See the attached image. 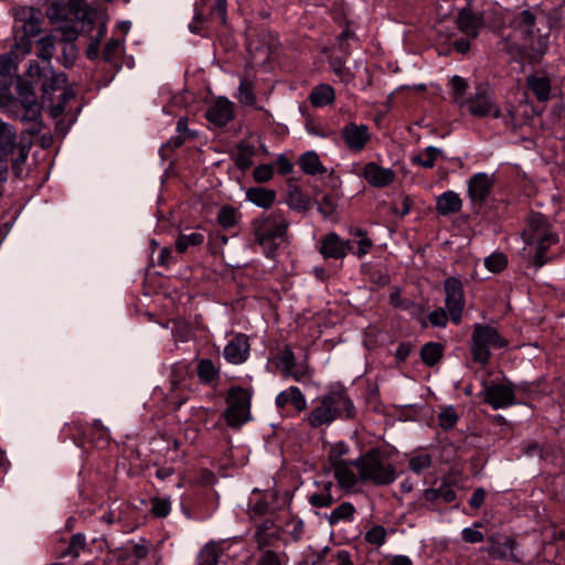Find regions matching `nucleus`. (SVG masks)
<instances>
[{
	"instance_id": "f257e3e1",
	"label": "nucleus",
	"mask_w": 565,
	"mask_h": 565,
	"mask_svg": "<svg viewBox=\"0 0 565 565\" xmlns=\"http://www.w3.org/2000/svg\"><path fill=\"white\" fill-rule=\"evenodd\" d=\"M534 24L535 18L529 10L515 14L510 21L511 31L504 35L501 42V50L516 62L543 55L550 45V33H541V30L537 29L539 34L535 35Z\"/></svg>"
},
{
	"instance_id": "f03ea898",
	"label": "nucleus",
	"mask_w": 565,
	"mask_h": 565,
	"mask_svg": "<svg viewBox=\"0 0 565 565\" xmlns=\"http://www.w3.org/2000/svg\"><path fill=\"white\" fill-rule=\"evenodd\" d=\"M3 111L25 124V132L38 135L43 129L41 106L36 100L33 87L24 82L18 84V97L7 96L0 100Z\"/></svg>"
},
{
	"instance_id": "7ed1b4c3",
	"label": "nucleus",
	"mask_w": 565,
	"mask_h": 565,
	"mask_svg": "<svg viewBox=\"0 0 565 565\" xmlns=\"http://www.w3.org/2000/svg\"><path fill=\"white\" fill-rule=\"evenodd\" d=\"M522 238L526 246L534 248L533 264L537 268L544 266L551 259L547 250L558 243V236L553 231L552 224L541 213L529 215L526 225L522 231Z\"/></svg>"
},
{
	"instance_id": "20e7f679",
	"label": "nucleus",
	"mask_w": 565,
	"mask_h": 565,
	"mask_svg": "<svg viewBox=\"0 0 565 565\" xmlns=\"http://www.w3.org/2000/svg\"><path fill=\"white\" fill-rule=\"evenodd\" d=\"M354 405L343 392H333L316 401L305 420L312 428L329 426L337 418H352Z\"/></svg>"
},
{
	"instance_id": "39448f33",
	"label": "nucleus",
	"mask_w": 565,
	"mask_h": 565,
	"mask_svg": "<svg viewBox=\"0 0 565 565\" xmlns=\"http://www.w3.org/2000/svg\"><path fill=\"white\" fill-rule=\"evenodd\" d=\"M289 225L290 222L281 210H275L252 222L255 242L268 257L285 242Z\"/></svg>"
},
{
	"instance_id": "423d86ee",
	"label": "nucleus",
	"mask_w": 565,
	"mask_h": 565,
	"mask_svg": "<svg viewBox=\"0 0 565 565\" xmlns=\"http://www.w3.org/2000/svg\"><path fill=\"white\" fill-rule=\"evenodd\" d=\"M42 13L31 7H21L14 14L13 35L17 51L25 56L32 51V39L41 31Z\"/></svg>"
},
{
	"instance_id": "0eeeda50",
	"label": "nucleus",
	"mask_w": 565,
	"mask_h": 565,
	"mask_svg": "<svg viewBox=\"0 0 565 565\" xmlns=\"http://www.w3.org/2000/svg\"><path fill=\"white\" fill-rule=\"evenodd\" d=\"M356 465L363 483L386 486L397 478L395 468L375 450H371L356 459Z\"/></svg>"
},
{
	"instance_id": "6e6552de",
	"label": "nucleus",
	"mask_w": 565,
	"mask_h": 565,
	"mask_svg": "<svg viewBox=\"0 0 565 565\" xmlns=\"http://www.w3.org/2000/svg\"><path fill=\"white\" fill-rule=\"evenodd\" d=\"M471 341L472 358L480 364L488 363L491 349H501L507 345V341L495 328L479 323L475 324Z\"/></svg>"
},
{
	"instance_id": "1a4fd4ad",
	"label": "nucleus",
	"mask_w": 565,
	"mask_h": 565,
	"mask_svg": "<svg viewBox=\"0 0 565 565\" xmlns=\"http://www.w3.org/2000/svg\"><path fill=\"white\" fill-rule=\"evenodd\" d=\"M250 393L242 387L228 392L225 420L231 427H241L250 418Z\"/></svg>"
},
{
	"instance_id": "9d476101",
	"label": "nucleus",
	"mask_w": 565,
	"mask_h": 565,
	"mask_svg": "<svg viewBox=\"0 0 565 565\" xmlns=\"http://www.w3.org/2000/svg\"><path fill=\"white\" fill-rule=\"evenodd\" d=\"M29 146L18 142L17 131L10 124L0 119V158H9L18 164L28 158Z\"/></svg>"
},
{
	"instance_id": "9b49d317",
	"label": "nucleus",
	"mask_w": 565,
	"mask_h": 565,
	"mask_svg": "<svg viewBox=\"0 0 565 565\" xmlns=\"http://www.w3.org/2000/svg\"><path fill=\"white\" fill-rule=\"evenodd\" d=\"M465 104L475 117L492 116L493 118H500L502 116L500 108L492 100L491 92L486 86H479Z\"/></svg>"
},
{
	"instance_id": "f8f14e48",
	"label": "nucleus",
	"mask_w": 565,
	"mask_h": 565,
	"mask_svg": "<svg viewBox=\"0 0 565 565\" xmlns=\"http://www.w3.org/2000/svg\"><path fill=\"white\" fill-rule=\"evenodd\" d=\"M446 294L445 303L448 313L456 324L461 320V315L465 308V296L462 284L455 277H449L444 282Z\"/></svg>"
},
{
	"instance_id": "ddd939ff",
	"label": "nucleus",
	"mask_w": 565,
	"mask_h": 565,
	"mask_svg": "<svg viewBox=\"0 0 565 565\" xmlns=\"http://www.w3.org/2000/svg\"><path fill=\"white\" fill-rule=\"evenodd\" d=\"M20 57L23 56L13 46L10 52L0 55V100L9 96L8 92L17 77Z\"/></svg>"
},
{
	"instance_id": "4468645a",
	"label": "nucleus",
	"mask_w": 565,
	"mask_h": 565,
	"mask_svg": "<svg viewBox=\"0 0 565 565\" xmlns=\"http://www.w3.org/2000/svg\"><path fill=\"white\" fill-rule=\"evenodd\" d=\"M492 175L478 172L468 180V196L473 207H481L490 196L493 188Z\"/></svg>"
},
{
	"instance_id": "2eb2a0df",
	"label": "nucleus",
	"mask_w": 565,
	"mask_h": 565,
	"mask_svg": "<svg viewBox=\"0 0 565 565\" xmlns=\"http://www.w3.org/2000/svg\"><path fill=\"white\" fill-rule=\"evenodd\" d=\"M341 137L347 148L352 152L362 151L371 140L369 127L349 122L341 129Z\"/></svg>"
},
{
	"instance_id": "dca6fc26",
	"label": "nucleus",
	"mask_w": 565,
	"mask_h": 565,
	"mask_svg": "<svg viewBox=\"0 0 565 565\" xmlns=\"http://www.w3.org/2000/svg\"><path fill=\"white\" fill-rule=\"evenodd\" d=\"M349 250H352L351 241H343L334 232H330L321 238L319 252L324 258L342 259Z\"/></svg>"
},
{
	"instance_id": "f3484780",
	"label": "nucleus",
	"mask_w": 565,
	"mask_h": 565,
	"mask_svg": "<svg viewBox=\"0 0 565 565\" xmlns=\"http://www.w3.org/2000/svg\"><path fill=\"white\" fill-rule=\"evenodd\" d=\"M234 116V104L227 98L215 99L206 109L205 117L216 127L225 126Z\"/></svg>"
},
{
	"instance_id": "a211bd4d",
	"label": "nucleus",
	"mask_w": 565,
	"mask_h": 565,
	"mask_svg": "<svg viewBox=\"0 0 565 565\" xmlns=\"http://www.w3.org/2000/svg\"><path fill=\"white\" fill-rule=\"evenodd\" d=\"M366 182L375 188H385L395 180V172L391 168H383L375 162H367L360 174Z\"/></svg>"
},
{
	"instance_id": "6ab92c4d",
	"label": "nucleus",
	"mask_w": 565,
	"mask_h": 565,
	"mask_svg": "<svg viewBox=\"0 0 565 565\" xmlns=\"http://www.w3.org/2000/svg\"><path fill=\"white\" fill-rule=\"evenodd\" d=\"M224 359L231 364H241L249 355V342L245 334H236L223 350Z\"/></svg>"
},
{
	"instance_id": "aec40b11",
	"label": "nucleus",
	"mask_w": 565,
	"mask_h": 565,
	"mask_svg": "<svg viewBox=\"0 0 565 565\" xmlns=\"http://www.w3.org/2000/svg\"><path fill=\"white\" fill-rule=\"evenodd\" d=\"M338 484L341 489H352L360 479V472L358 471L356 460H349L337 466L331 467Z\"/></svg>"
},
{
	"instance_id": "412c9836",
	"label": "nucleus",
	"mask_w": 565,
	"mask_h": 565,
	"mask_svg": "<svg viewBox=\"0 0 565 565\" xmlns=\"http://www.w3.org/2000/svg\"><path fill=\"white\" fill-rule=\"evenodd\" d=\"M484 401L494 409L503 408L514 403V393L512 388L505 384L486 386Z\"/></svg>"
},
{
	"instance_id": "4be33fe9",
	"label": "nucleus",
	"mask_w": 565,
	"mask_h": 565,
	"mask_svg": "<svg viewBox=\"0 0 565 565\" xmlns=\"http://www.w3.org/2000/svg\"><path fill=\"white\" fill-rule=\"evenodd\" d=\"M277 408L284 409L288 405L292 406L297 413H301L307 408V399L299 387L289 386L281 391L275 399Z\"/></svg>"
},
{
	"instance_id": "5701e85b",
	"label": "nucleus",
	"mask_w": 565,
	"mask_h": 565,
	"mask_svg": "<svg viewBox=\"0 0 565 565\" xmlns=\"http://www.w3.org/2000/svg\"><path fill=\"white\" fill-rule=\"evenodd\" d=\"M461 207L462 201L455 191H446L436 200V211L443 216L458 213Z\"/></svg>"
},
{
	"instance_id": "b1692460",
	"label": "nucleus",
	"mask_w": 565,
	"mask_h": 565,
	"mask_svg": "<svg viewBox=\"0 0 565 565\" xmlns=\"http://www.w3.org/2000/svg\"><path fill=\"white\" fill-rule=\"evenodd\" d=\"M150 547H151V543L145 539H140L138 542L129 541L121 548V552L119 554V559H121V561H128L130 558H135L136 561L143 559L148 555Z\"/></svg>"
},
{
	"instance_id": "393cba45",
	"label": "nucleus",
	"mask_w": 565,
	"mask_h": 565,
	"mask_svg": "<svg viewBox=\"0 0 565 565\" xmlns=\"http://www.w3.org/2000/svg\"><path fill=\"white\" fill-rule=\"evenodd\" d=\"M246 199L262 209H269L276 200V191L262 186L250 188L246 191Z\"/></svg>"
},
{
	"instance_id": "a878e982",
	"label": "nucleus",
	"mask_w": 565,
	"mask_h": 565,
	"mask_svg": "<svg viewBox=\"0 0 565 565\" xmlns=\"http://www.w3.org/2000/svg\"><path fill=\"white\" fill-rule=\"evenodd\" d=\"M278 527L271 520L262 522L255 532V540L259 548H264L273 544L277 539Z\"/></svg>"
},
{
	"instance_id": "bb28decb",
	"label": "nucleus",
	"mask_w": 565,
	"mask_h": 565,
	"mask_svg": "<svg viewBox=\"0 0 565 565\" xmlns=\"http://www.w3.org/2000/svg\"><path fill=\"white\" fill-rule=\"evenodd\" d=\"M526 83L539 102H546L551 95V83L545 76L530 75Z\"/></svg>"
},
{
	"instance_id": "cd10ccee",
	"label": "nucleus",
	"mask_w": 565,
	"mask_h": 565,
	"mask_svg": "<svg viewBox=\"0 0 565 565\" xmlns=\"http://www.w3.org/2000/svg\"><path fill=\"white\" fill-rule=\"evenodd\" d=\"M350 235L353 237L351 241V252L359 258H362L369 254L373 246V242L366 236L365 232L361 228L354 227L350 230Z\"/></svg>"
},
{
	"instance_id": "c85d7f7f",
	"label": "nucleus",
	"mask_w": 565,
	"mask_h": 565,
	"mask_svg": "<svg viewBox=\"0 0 565 565\" xmlns=\"http://www.w3.org/2000/svg\"><path fill=\"white\" fill-rule=\"evenodd\" d=\"M333 484L331 481L323 482L318 490L310 494L309 503L316 508H327L334 502V498L331 493Z\"/></svg>"
},
{
	"instance_id": "c756f323",
	"label": "nucleus",
	"mask_w": 565,
	"mask_h": 565,
	"mask_svg": "<svg viewBox=\"0 0 565 565\" xmlns=\"http://www.w3.org/2000/svg\"><path fill=\"white\" fill-rule=\"evenodd\" d=\"M196 373L202 383L212 384L220 376V367L210 359H201L198 361Z\"/></svg>"
},
{
	"instance_id": "7c9ffc66",
	"label": "nucleus",
	"mask_w": 565,
	"mask_h": 565,
	"mask_svg": "<svg viewBox=\"0 0 565 565\" xmlns=\"http://www.w3.org/2000/svg\"><path fill=\"white\" fill-rule=\"evenodd\" d=\"M334 89L328 84L316 86L310 94V102L315 107H323L334 100Z\"/></svg>"
},
{
	"instance_id": "2f4dec72",
	"label": "nucleus",
	"mask_w": 565,
	"mask_h": 565,
	"mask_svg": "<svg viewBox=\"0 0 565 565\" xmlns=\"http://www.w3.org/2000/svg\"><path fill=\"white\" fill-rule=\"evenodd\" d=\"M256 149L248 142H239L234 154L235 164L239 170H247L253 163Z\"/></svg>"
},
{
	"instance_id": "473e14b6",
	"label": "nucleus",
	"mask_w": 565,
	"mask_h": 565,
	"mask_svg": "<svg viewBox=\"0 0 565 565\" xmlns=\"http://www.w3.org/2000/svg\"><path fill=\"white\" fill-rule=\"evenodd\" d=\"M458 28L467 35L476 36L480 26L479 19L468 9H462L457 17Z\"/></svg>"
},
{
	"instance_id": "72a5a7b5",
	"label": "nucleus",
	"mask_w": 565,
	"mask_h": 565,
	"mask_svg": "<svg viewBox=\"0 0 565 565\" xmlns=\"http://www.w3.org/2000/svg\"><path fill=\"white\" fill-rule=\"evenodd\" d=\"M66 75L63 73H55L52 67L46 73L42 82L43 98L54 93L56 89L62 88L66 84Z\"/></svg>"
},
{
	"instance_id": "f704fd0d",
	"label": "nucleus",
	"mask_w": 565,
	"mask_h": 565,
	"mask_svg": "<svg viewBox=\"0 0 565 565\" xmlns=\"http://www.w3.org/2000/svg\"><path fill=\"white\" fill-rule=\"evenodd\" d=\"M354 512L355 508L352 503L343 502L335 509H333L330 514L327 515V520L331 525L337 524L341 521L351 522L353 521Z\"/></svg>"
},
{
	"instance_id": "c9c22d12",
	"label": "nucleus",
	"mask_w": 565,
	"mask_h": 565,
	"mask_svg": "<svg viewBox=\"0 0 565 565\" xmlns=\"http://www.w3.org/2000/svg\"><path fill=\"white\" fill-rule=\"evenodd\" d=\"M299 166L305 173L318 174L324 172V168L318 154L313 151L303 153L299 159Z\"/></svg>"
},
{
	"instance_id": "e433bc0d",
	"label": "nucleus",
	"mask_w": 565,
	"mask_h": 565,
	"mask_svg": "<svg viewBox=\"0 0 565 565\" xmlns=\"http://www.w3.org/2000/svg\"><path fill=\"white\" fill-rule=\"evenodd\" d=\"M441 154V150L434 146L426 147L420 153L412 158V163L430 169L435 166V161Z\"/></svg>"
},
{
	"instance_id": "4c0bfd02",
	"label": "nucleus",
	"mask_w": 565,
	"mask_h": 565,
	"mask_svg": "<svg viewBox=\"0 0 565 565\" xmlns=\"http://www.w3.org/2000/svg\"><path fill=\"white\" fill-rule=\"evenodd\" d=\"M38 44V57L42 60L43 64L51 66V60L55 52L54 38L46 35L41 38L36 42Z\"/></svg>"
},
{
	"instance_id": "58836bf2",
	"label": "nucleus",
	"mask_w": 565,
	"mask_h": 565,
	"mask_svg": "<svg viewBox=\"0 0 565 565\" xmlns=\"http://www.w3.org/2000/svg\"><path fill=\"white\" fill-rule=\"evenodd\" d=\"M449 85L451 88V96L454 102L459 106L465 105V95L468 90L467 81L458 75H454L449 81Z\"/></svg>"
},
{
	"instance_id": "ea45409f",
	"label": "nucleus",
	"mask_w": 565,
	"mask_h": 565,
	"mask_svg": "<svg viewBox=\"0 0 565 565\" xmlns=\"http://www.w3.org/2000/svg\"><path fill=\"white\" fill-rule=\"evenodd\" d=\"M286 202L290 209L298 212H305L310 206L309 196L298 189H294L289 192Z\"/></svg>"
},
{
	"instance_id": "a19ab883",
	"label": "nucleus",
	"mask_w": 565,
	"mask_h": 565,
	"mask_svg": "<svg viewBox=\"0 0 565 565\" xmlns=\"http://www.w3.org/2000/svg\"><path fill=\"white\" fill-rule=\"evenodd\" d=\"M203 241L204 236L199 232L181 233L175 241V248L179 253H184L190 246H199Z\"/></svg>"
},
{
	"instance_id": "79ce46f5",
	"label": "nucleus",
	"mask_w": 565,
	"mask_h": 565,
	"mask_svg": "<svg viewBox=\"0 0 565 565\" xmlns=\"http://www.w3.org/2000/svg\"><path fill=\"white\" fill-rule=\"evenodd\" d=\"M420 355L425 364L433 366L440 360L443 347L434 342L426 343L422 348Z\"/></svg>"
},
{
	"instance_id": "37998d69",
	"label": "nucleus",
	"mask_w": 565,
	"mask_h": 565,
	"mask_svg": "<svg viewBox=\"0 0 565 565\" xmlns=\"http://www.w3.org/2000/svg\"><path fill=\"white\" fill-rule=\"evenodd\" d=\"M508 265V257L501 252H494L484 258L486 268L493 273H501Z\"/></svg>"
},
{
	"instance_id": "c03bdc74",
	"label": "nucleus",
	"mask_w": 565,
	"mask_h": 565,
	"mask_svg": "<svg viewBox=\"0 0 565 565\" xmlns=\"http://www.w3.org/2000/svg\"><path fill=\"white\" fill-rule=\"evenodd\" d=\"M237 99L241 104L244 105H254L255 104V95L253 82L247 77H243L239 83Z\"/></svg>"
},
{
	"instance_id": "a18cd8bd",
	"label": "nucleus",
	"mask_w": 565,
	"mask_h": 565,
	"mask_svg": "<svg viewBox=\"0 0 565 565\" xmlns=\"http://www.w3.org/2000/svg\"><path fill=\"white\" fill-rule=\"evenodd\" d=\"M50 68L51 66H47V64L40 66L38 61L32 60L29 62L28 68L25 71V76L32 84L39 83L43 81L44 76H46V73Z\"/></svg>"
},
{
	"instance_id": "49530a36",
	"label": "nucleus",
	"mask_w": 565,
	"mask_h": 565,
	"mask_svg": "<svg viewBox=\"0 0 565 565\" xmlns=\"http://www.w3.org/2000/svg\"><path fill=\"white\" fill-rule=\"evenodd\" d=\"M217 222L223 228H231L237 223V212L234 207L223 206L217 214Z\"/></svg>"
},
{
	"instance_id": "de8ad7c7",
	"label": "nucleus",
	"mask_w": 565,
	"mask_h": 565,
	"mask_svg": "<svg viewBox=\"0 0 565 565\" xmlns=\"http://www.w3.org/2000/svg\"><path fill=\"white\" fill-rule=\"evenodd\" d=\"M349 452V447L344 443H337L331 446L329 451V463L331 467L337 466L338 463L345 462L347 460L343 458Z\"/></svg>"
},
{
	"instance_id": "09e8293b",
	"label": "nucleus",
	"mask_w": 565,
	"mask_h": 565,
	"mask_svg": "<svg viewBox=\"0 0 565 565\" xmlns=\"http://www.w3.org/2000/svg\"><path fill=\"white\" fill-rule=\"evenodd\" d=\"M364 539L372 545L381 546L386 541V531L381 525H373L369 531H366Z\"/></svg>"
},
{
	"instance_id": "8fccbe9b",
	"label": "nucleus",
	"mask_w": 565,
	"mask_h": 565,
	"mask_svg": "<svg viewBox=\"0 0 565 565\" xmlns=\"http://www.w3.org/2000/svg\"><path fill=\"white\" fill-rule=\"evenodd\" d=\"M431 465V458L428 454H419L409 459L408 466L412 471L419 473L423 470L429 468Z\"/></svg>"
},
{
	"instance_id": "3c124183",
	"label": "nucleus",
	"mask_w": 565,
	"mask_h": 565,
	"mask_svg": "<svg viewBox=\"0 0 565 565\" xmlns=\"http://www.w3.org/2000/svg\"><path fill=\"white\" fill-rule=\"evenodd\" d=\"M78 50L74 43H65L62 49V65L66 68L72 67L77 58Z\"/></svg>"
},
{
	"instance_id": "603ef678",
	"label": "nucleus",
	"mask_w": 565,
	"mask_h": 565,
	"mask_svg": "<svg viewBox=\"0 0 565 565\" xmlns=\"http://www.w3.org/2000/svg\"><path fill=\"white\" fill-rule=\"evenodd\" d=\"M438 419L441 428L451 429L458 420V415L452 407H447L439 413Z\"/></svg>"
},
{
	"instance_id": "864d4df0",
	"label": "nucleus",
	"mask_w": 565,
	"mask_h": 565,
	"mask_svg": "<svg viewBox=\"0 0 565 565\" xmlns=\"http://www.w3.org/2000/svg\"><path fill=\"white\" fill-rule=\"evenodd\" d=\"M57 31L61 33L62 40L64 41V44L65 43H74V41L78 36V31L74 26V23L68 22V21H63L58 25Z\"/></svg>"
},
{
	"instance_id": "5fc2aeb1",
	"label": "nucleus",
	"mask_w": 565,
	"mask_h": 565,
	"mask_svg": "<svg viewBox=\"0 0 565 565\" xmlns=\"http://www.w3.org/2000/svg\"><path fill=\"white\" fill-rule=\"evenodd\" d=\"M274 177V168L271 164H260L253 171L254 181L257 183H265Z\"/></svg>"
},
{
	"instance_id": "6e6d98bb",
	"label": "nucleus",
	"mask_w": 565,
	"mask_h": 565,
	"mask_svg": "<svg viewBox=\"0 0 565 565\" xmlns=\"http://www.w3.org/2000/svg\"><path fill=\"white\" fill-rule=\"evenodd\" d=\"M76 19L82 22V31L88 32L94 23L95 12L93 10H88L87 8H79L76 10Z\"/></svg>"
},
{
	"instance_id": "4d7b16f0",
	"label": "nucleus",
	"mask_w": 565,
	"mask_h": 565,
	"mask_svg": "<svg viewBox=\"0 0 565 565\" xmlns=\"http://www.w3.org/2000/svg\"><path fill=\"white\" fill-rule=\"evenodd\" d=\"M218 554L214 547H205L198 557V565H217Z\"/></svg>"
},
{
	"instance_id": "13d9d810",
	"label": "nucleus",
	"mask_w": 565,
	"mask_h": 565,
	"mask_svg": "<svg viewBox=\"0 0 565 565\" xmlns=\"http://www.w3.org/2000/svg\"><path fill=\"white\" fill-rule=\"evenodd\" d=\"M171 503L168 499L156 498L152 500L151 511L158 518H164L170 513Z\"/></svg>"
},
{
	"instance_id": "bf43d9fd",
	"label": "nucleus",
	"mask_w": 565,
	"mask_h": 565,
	"mask_svg": "<svg viewBox=\"0 0 565 565\" xmlns=\"http://www.w3.org/2000/svg\"><path fill=\"white\" fill-rule=\"evenodd\" d=\"M285 374L297 382H301L308 374L309 369L303 363H296L285 371Z\"/></svg>"
},
{
	"instance_id": "052dcab7",
	"label": "nucleus",
	"mask_w": 565,
	"mask_h": 565,
	"mask_svg": "<svg viewBox=\"0 0 565 565\" xmlns=\"http://www.w3.org/2000/svg\"><path fill=\"white\" fill-rule=\"evenodd\" d=\"M335 201L330 195H323L318 201V210L324 217L332 215L335 211Z\"/></svg>"
},
{
	"instance_id": "680f3d73",
	"label": "nucleus",
	"mask_w": 565,
	"mask_h": 565,
	"mask_svg": "<svg viewBox=\"0 0 565 565\" xmlns=\"http://www.w3.org/2000/svg\"><path fill=\"white\" fill-rule=\"evenodd\" d=\"M479 523L475 524V527H465L461 532L463 541L467 543H479L483 541V534L477 529Z\"/></svg>"
},
{
	"instance_id": "e2e57ef3",
	"label": "nucleus",
	"mask_w": 565,
	"mask_h": 565,
	"mask_svg": "<svg viewBox=\"0 0 565 565\" xmlns=\"http://www.w3.org/2000/svg\"><path fill=\"white\" fill-rule=\"evenodd\" d=\"M121 46V41L117 39H110L107 41L104 51L103 56L106 61H111L117 53L119 52V49Z\"/></svg>"
},
{
	"instance_id": "0e129e2a",
	"label": "nucleus",
	"mask_w": 565,
	"mask_h": 565,
	"mask_svg": "<svg viewBox=\"0 0 565 565\" xmlns=\"http://www.w3.org/2000/svg\"><path fill=\"white\" fill-rule=\"evenodd\" d=\"M295 354L294 352L291 351L290 348L288 347H285L282 350H280V352L278 353V361L280 363V365L282 366L284 369V372L287 370V369H290L294 364H295Z\"/></svg>"
},
{
	"instance_id": "69168bd1",
	"label": "nucleus",
	"mask_w": 565,
	"mask_h": 565,
	"mask_svg": "<svg viewBox=\"0 0 565 565\" xmlns=\"http://www.w3.org/2000/svg\"><path fill=\"white\" fill-rule=\"evenodd\" d=\"M428 320L434 327H445L447 324L448 317L446 311L439 308L428 315Z\"/></svg>"
},
{
	"instance_id": "338daca9",
	"label": "nucleus",
	"mask_w": 565,
	"mask_h": 565,
	"mask_svg": "<svg viewBox=\"0 0 565 565\" xmlns=\"http://www.w3.org/2000/svg\"><path fill=\"white\" fill-rule=\"evenodd\" d=\"M86 545V539L83 534H75L72 536L68 551L71 554L77 555Z\"/></svg>"
},
{
	"instance_id": "774afa93",
	"label": "nucleus",
	"mask_w": 565,
	"mask_h": 565,
	"mask_svg": "<svg viewBox=\"0 0 565 565\" xmlns=\"http://www.w3.org/2000/svg\"><path fill=\"white\" fill-rule=\"evenodd\" d=\"M330 66L332 71L342 79L345 81L348 78L349 72L347 71L344 66V62L339 58L334 57L330 61Z\"/></svg>"
}]
</instances>
